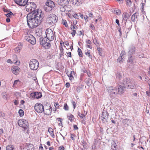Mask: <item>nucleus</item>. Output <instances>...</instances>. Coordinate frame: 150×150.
Segmentation results:
<instances>
[{"instance_id": "f257e3e1", "label": "nucleus", "mask_w": 150, "mask_h": 150, "mask_svg": "<svg viewBox=\"0 0 150 150\" xmlns=\"http://www.w3.org/2000/svg\"><path fill=\"white\" fill-rule=\"evenodd\" d=\"M27 21L28 25L31 29L35 28L38 27L40 23V20L33 17L28 14L27 16Z\"/></svg>"}, {"instance_id": "f03ea898", "label": "nucleus", "mask_w": 150, "mask_h": 150, "mask_svg": "<svg viewBox=\"0 0 150 150\" xmlns=\"http://www.w3.org/2000/svg\"><path fill=\"white\" fill-rule=\"evenodd\" d=\"M58 20V17L55 14L52 13L48 16L46 21L50 25H53L57 22Z\"/></svg>"}, {"instance_id": "7ed1b4c3", "label": "nucleus", "mask_w": 150, "mask_h": 150, "mask_svg": "<svg viewBox=\"0 0 150 150\" xmlns=\"http://www.w3.org/2000/svg\"><path fill=\"white\" fill-rule=\"evenodd\" d=\"M122 84L125 85L128 88L132 89L135 88L136 87L134 82L131 81L129 78L124 79Z\"/></svg>"}, {"instance_id": "20e7f679", "label": "nucleus", "mask_w": 150, "mask_h": 150, "mask_svg": "<svg viewBox=\"0 0 150 150\" xmlns=\"http://www.w3.org/2000/svg\"><path fill=\"white\" fill-rule=\"evenodd\" d=\"M25 8L26 10L29 12H33L36 8V4L33 2L27 3Z\"/></svg>"}, {"instance_id": "39448f33", "label": "nucleus", "mask_w": 150, "mask_h": 150, "mask_svg": "<svg viewBox=\"0 0 150 150\" xmlns=\"http://www.w3.org/2000/svg\"><path fill=\"white\" fill-rule=\"evenodd\" d=\"M30 67L31 69L35 70L37 69L39 66V62L35 59H31L29 63Z\"/></svg>"}, {"instance_id": "423d86ee", "label": "nucleus", "mask_w": 150, "mask_h": 150, "mask_svg": "<svg viewBox=\"0 0 150 150\" xmlns=\"http://www.w3.org/2000/svg\"><path fill=\"white\" fill-rule=\"evenodd\" d=\"M45 33L47 38L49 41H52L54 39V34L52 30L51 29H47Z\"/></svg>"}, {"instance_id": "0eeeda50", "label": "nucleus", "mask_w": 150, "mask_h": 150, "mask_svg": "<svg viewBox=\"0 0 150 150\" xmlns=\"http://www.w3.org/2000/svg\"><path fill=\"white\" fill-rule=\"evenodd\" d=\"M42 13V10L40 9H38L36 10H34L32 13H29V14L33 16V17L38 19L40 20V19Z\"/></svg>"}, {"instance_id": "6e6552de", "label": "nucleus", "mask_w": 150, "mask_h": 150, "mask_svg": "<svg viewBox=\"0 0 150 150\" xmlns=\"http://www.w3.org/2000/svg\"><path fill=\"white\" fill-rule=\"evenodd\" d=\"M21 150H34L33 145L30 144L24 143L21 146Z\"/></svg>"}, {"instance_id": "1a4fd4ad", "label": "nucleus", "mask_w": 150, "mask_h": 150, "mask_svg": "<svg viewBox=\"0 0 150 150\" xmlns=\"http://www.w3.org/2000/svg\"><path fill=\"white\" fill-rule=\"evenodd\" d=\"M19 126L23 128L24 129H27L28 126V122L25 120L21 119L18 121Z\"/></svg>"}, {"instance_id": "9d476101", "label": "nucleus", "mask_w": 150, "mask_h": 150, "mask_svg": "<svg viewBox=\"0 0 150 150\" xmlns=\"http://www.w3.org/2000/svg\"><path fill=\"white\" fill-rule=\"evenodd\" d=\"M50 41L47 40L46 38L42 39L40 41V43L41 45L44 47L46 49L49 48L51 46V44L50 43Z\"/></svg>"}, {"instance_id": "9b49d317", "label": "nucleus", "mask_w": 150, "mask_h": 150, "mask_svg": "<svg viewBox=\"0 0 150 150\" xmlns=\"http://www.w3.org/2000/svg\"><path fill=\"white\" fill-rule=\"evenodd\" d=\"M43 105L40 103H36L34 106V109L36 112L41 113L44 111Z\"/></svg>"}, {"instance_id": "f8f14e48", "label": "nucleus", "mask_w": 150, "mask_h": 150, "mask_svg": "<svg viewBox=\"0 0 150 150\" xmlns=\"http://www.w3.org/2000/svg\"><path fill=\"white\" fill-rule=\"evenodd\" d=\"M25 38L27 41L32 45L35 44L36 42L35 38L31 35H29L27 36Z\"/></svg>"}, {"instance_id": "ddd939ff", "label": "nucleus", "mask_w": 150, "mask_h": 150, "mask_svg": "<svg viewBox=\"0 0 150 150\" xmlns=\"http://www.w3.org/2000/svg\"><path fill=\"white\" fill-rule=\"evenodd\" d=\"M43 111L45 114L47 115H50L52 112V107L50 105L48 104L45 106Z\"/></svg>"}, {"instance_id": "4468645a", "label": "nucleus", "mask_w": 150, "mask_h": 150, "mask_svg": "<svg viewBox=\"0 0 150 150\" xmlns=\"http://www.w3.org/2000/svg\"><path fill=\"white\" fill-rule=\"evenodd\" d=\"M30 97L33 99H39L42 97V93L40 92H35L31 93L30 95Z\"/></svg>"}, {"instance_id": "2eb2a0df", "label": "nucleus", "mask_w": 150, "mask_h": 150, "mask_svg": "<svg viewBox=\"0 0 150 150\" xmlns=\"http://www.w3.org/2000/svg\"><path fill=\"white\" fill-rule=\"evenodd\" d=\"M28 0H13L15 3L21 6H25Z\"/></svg>"}, {"instance_id": "dca6fc26", "label": "nucleus", "mask_w": 150, "mask_h": 150, "mask_svg": "<svg viewBox=\"0 0 150 150\" xmlns=\"http://www.w3.org/2000/svg\"><path fill=\"white\" fill-rule=\"evenodd\" d=\"M122 84V83L121 85H119L117 88L118 93L120 95L123 94L125 91L126 86Z\"/></svg>"}, {"instance_id": "f3484780", "label": "nucleus", "mask_w": 150, "mask_h": 150, "mask_svg": "<svg viewBox=\"0 0 150 150\" xmlns=\"http://www.w3.org/2000/svg\"><path fill=\"white\" fill-rule=\"evenodd\" d=\"M64 6H62L60 8V10L61 12V14L63 16H64L67 13V11H69L67 9L68 6L64 5Z\"/></svg>"}, {"instance_id": "a211bd4d", "label": "nucleus", "mask_w": 150, "mask_h": 150, "mask_svg": "<svg viewBox=\"0 0 150 150\" xmlns=\"http://www.w3.org/2000/svg\"><path fill=\"white\" fill-rule=\"evenodd\" d=\"M11 70L12 73L15 75L19 74L20 71V69L18 66H13L11 67Z\"/></svg>"}, {"instance_id": "6ab92c4d", "label": "nucleus", "mask_w": 150, "mask_h": 150, "mask_svg": "<svg viewBox=\"0 0 150 150\" xmlns=\"http://www.w3.org/2000/svg\"><path fill=\"white\" fill-rule=\"evenodd\" d=\"M70 28L72 30L71 34L72 36L74 37L76 33V30L77 29V27L75 25H71Z\"/></svg>"}, {"instance_id": "aec40b11", "label": "nucleus", "mask_w": 150, "mask_h": 150, "mask_svg": "<svg viewBox=\"0 0 150 150\" xmlns=\"http://www.w3.org/2000/svg\"><path fill=\"white\" fill-rule=\"evenodd\" d=\"M83 0H71V2L74 5L79 6L82 3Z\"/></svg>"}, {"instance_id": "412c9836", "label": "nucleus", "mask_w": 150, "mask_h": 150, "mask_svg": "<svg viewBox=\"0 0 150 150\" xmlns=\"http://www.w3.org/2000/svg\"><path fill=\"white\" fill-rule=\"evenodd\" d=\"M70 0H58V4L61 5H67L69 3Z\"/></svg>"}, {"instance_id": "4be33fe9", "label": "nucleus", "mask_w": 150, "mask_h": 150, "mask_svg": "<svg viewBox=\"0 0 150 150\" xmlns=\"http://www.w3.org/2000/svg\"><path fill=\"white\" fill-rule=\"evenodd\" d=\"M46 5L52 8H54L55 7L54 2L50 0H47L46 3Z\"/></svg>"}, {"instance_id": "5701e85b", "label": "nucleus", "mask_w": 150, "mask_h": 150, "mask_svg": "<svg viewBox=\"0 0 150 150\" xmlns=\"http://www.w3.org/2000/svg\"><path fill=\"white\" fill-rule=\"evenodd\" d=\"M108 116V112L105 110L103 111V112L101 117L103 118L102 120H103L104 119L107 120Z\"/></svg>"}, {"instance_id": "b1692460", "label": "nucleus", "mask_w": 150, "mask_h": 150, "mask_svg": "<svg viewBox=\"0 0 150 150\" xmlns=\"http://www.w3.org/2000/svg\"><path fill=\"white\" fill-rule=\"evenodd\" d=\"M13 58L14 59L13 62L15 64L17 65H19L20 64V62L19 61L17 60V57L16 55H13Z\"/></svg>"}, {"instance_id": "393cba45", "label": "nucleus", "mask_w": 150, "mask_h": 150, "mask_svg": "<svg viewBox=\"0 0 150 150\" xmlns=\"http://www.w3.org/2000/svg\"><path fill=\"white\" fill-rule=\"evenodd\" d=\"M129 17V14L127 12H124L122 15V18L124 20L127 21L128 19V18Z\"/></svg>"}, {"instance_id": "a878e982", "label": "nucleus", "mask_w": 150, "mask_h": 150, "mask_svg": "<svg viewBox=\"0 0 150 150\" xmlns=\"http://www.w3.org/2000/svg\"><path fill=\"white\" fill-rule=\"evenodd\" d=\"M75 73L73 71H72L70 73V74L68 76L69 79L72 81L74 80V76H75Z\"/></svg>"}, {"instance_id": "bb28decb", "label": "nucleus", "mask_w": 150, "mask_h": 150, "mask_svg": "<svg viewBox=\"0 0 150 150\" xmlns=\"http://www.w3.org/2000/svg\"><path fill=\"white\" fill-rule=\"evenodd\" d=\"M138 14L136 13L133 14L131 17L132 21L133 22H135L137 21Z\"/></svg>"}, {"instance_id": "cd10ccee", "label": "nucleus", "mask_w": 150, "mask_h": 150, "mask_svg": "<svg viewBox=\"0 0 150 150\" xmlns=\"http://www.w3.org/2000/svg\"><path fill=\"white\" fill-rule=\"evenodd\" d=\"M21 82L19 79L16 80L14 81L13 85V87H16L18 85H20Z\"/></svg>"}, {"instance_id": "c85d7f7f", "label": "nucleus", "mask_w": 150, "mask_h": 150, "mask_svg": "<svg viewBox=\"0 0 150 150\" xmlns=\"http://www.w3.org/2000/svg\"><path fill=\"white\" fill-rule=\"evenodd\" d=\"M53 8H52L50 6H47V5H46L44 6V9L47 12H49L51 11Z\"/></svg>"}, {"instance_id": "c756f323", "label": "nucleus", "mask_w": 150, "mask_h": 150, "mask_svg": "<svg viewBox=\"0 0 150 150\" xmlns=\"http://www.w3.org/2000/svg\"><path fill=\"white\" fill-rule=\"evenodd\" d=\"M48 131L52 137L53 138H54L55 135L53 129L51 127H49L48 128Z\"/></svg>"}, {"instance_id": "7c9ffc66", "label": "nucleus", "mask_w": 150, "mask_h": 150, "mask_svg": "<svg viewBox=\"0 0 150 150\" xmlns=\"http://www.w3.org/2000/svg\"><path fill=\"white\" fill-rule=\"evenodd\" d=\"M109 89L111 93L115 94V92L117 91V89L116 88L113 86H110L109 88Z\"/></svg>"}, {"instance_id": "2f4dec72", "label": "nucleus", "mask_w": 150, "mask_h": 150, "mask_svg": "<svg viewBox=\"0 0 150 150\" xmlns=\"http://www.w3.org/2000/svg\"><path fill=\"white\" fill-rule=\"evenodd\" d=\"M85 55L88 56V57L91 59H92V55L91 54V51L90 50H88L87 52H85Z\"/></svg>"}, {"instance_id": "473e14b6", "label": "nucleus", "mask_w": 150, "mask_h": 150, "mask_svg": "<svg viewBox=\"0 0 150 150\" xmlns=\"http://www.w3.org/2000/svg\"><path fill=\"white\" fill-rule=\"evenodd\" d=\"M62 24L64 25L66 28H68L69 26L66 20L64 19H62Z\"/></svg>"}, {"instance_id": "72a5a7b5", "label": "nucleus", "mask_w": 150, "mask_h": 150, "mask_svg": "<svg viewBox=\"0 0 150 150\" xmlns=\"http://www.w3.org/2000/svg\"><path fill=\"white\" fill-rule=\"evenodd\" d=\"M6 150H15L13 146L12 145H8L6 147Z\"/></svg>"}, {"instance_id": "f704fd0d", "label": "nucleus", "mask_w": 150, "mask_h": 150, "mask_svg": "<svg viewBox=\"0 0 150 150\" xmlns=\"http://www.w3.org/2000/svg\"><path fill=\"white\" fill-rule=\"evenodd\" d=\"M87 112H86L85 114H82L79 112L78 113V115L79 116L81 119H83L84 117H85V116L86 115Z\"/></svg>"}, {"instance_id": "c9c22d12", "label": "nucleus", "mask_w": 150, "mask_h": 150, "mask_svg": "<svg viewBox=\"0 0 150 150\" xmlns=\"http://www.w3.org/2000/svg\"><path fill=\"white\" fill-rule=\"evenodd\" d=\"M68 117L69 120H70L71 122H72L74 119V116L71 114H70L68 116Z\"/></svg>"}, {"instance_id": "e433bc0d", "label": "nucleus", "mask_w": 150, "mask_h": 150, "mask_svg": "<svg viewBox=\"0 0 150 150\" xmlns=\"http://www.w3.org/2000/svg\"><path fill=\"white\" fill-rule=\"evenodd\" d=\"M78 53L80 57L83 56V53L79 47L78 48Z\"/></svg>"}, {"instance_id": "4c0bfd02", "label": "nucleus", "mask_w": 150, "mask_h": 150, "mask_svg": "<svg viewBox=\"0 0 150 150\" xmlns=\"http://www.w3.org/2000/svg\"><path fill=\"white\" fill-rule=\"evenodd\" d=\"M114 12L115 14L118 15L120 14L121 13V11L118 9H116L115 10H114Z\"/></svg>"}, {"instance_id": "58836bf2", "label": "nucleus", "mask_w": 150, "mask_h": 150, "mask_svg": "<svg viewBox=\"0 0 150 150\" xmlns=\"http://www.w3.org/2000/svg\"><path fill=\"white\" fill-rule=\"evenodd\" d=\"M93 43L96 45L97 46L99 45V43L97 40V39L95 38L93 40Z\"/></svg>"}, {"instance_id": "ea45409f", "label": "nucleus", "mask_w": 150, "mask_h": 150, "mask_svg": "<svg viewBox=\"0 0 150 150\" xmlns=\"http://www.w3.org/2000/svg\"><path fill=\"white\" fill-rule=\"evenodd\" d=\"M98 142H99V141L98 140V139H97L95 140L94 142V144L95 145V146L93 148L94 149H96V146L97 145L98 143H99Z\"/></svg>"}, {"instance_id": "a19ab883", "label": "nucleus", "mask_w": 150, "mask_h": 150, "mask_svg": "<svg viewBox=\"0 0 150 150\" xmlns=\"http://www.w3.org/2000/svg\"><path fill=\"white\" fill-rule=\"evenodd\" d=\"M18 113L20 116L21 117L23 116L24 115V112L23 111L22 109H20L18 111Z\"/></svg>"}, {"instance_id": "79ce46f5", "label": "nucleus", "mask_w": 150, "mask_h": 150, "mask_svg": "<svg viewBox=\"0 0 150 150\" xmlns=\"http://www.w3.org/2000/svg\"><path fill=\"white\" fill-rule=\"evenodd\" d=\"M126 4L129 6H130L132 4V2L131 0H125Z\"/></svg>"}, {"instance_id": "37998d69", "label": "nucleus", "mask_w": 150, "mask_h": 150, "mask_svg": "<svg viewBox=\"0 0 150 150\" xmlns=\"http://www.w3.org/2000/svg\"><path fill=\"white\" fill-rule=\"evenodd\" d=\"M82 87L79 86L77 87L76 90L78 93H79L82 90Z\"/></svg>"}, {"instance_id": "c03bdc74", "label": "nucleus", "mask_w": 150, "mask_h": 150, "mask_svg": "<svg viewBox=\"0 0 150 150\" xmlns=\"http://www.w3.org/2000/svg\"><path fill=\"white\" fill-rule=\"evenodd\" d=\"M63 108L66 111L68 110H69V107L67 103L64 104Z\"/></svg>"}, {"instance_id": "a18cd8bd", "label": "nucleus", "mask_w": 150, "mask_h": 150, "mask_svg": "<svg viewBox=\"0 0 150 150\" xmlns=\"http://www.w3.org/2000/svg\"><path fill=\"white\" fill-rule=\"evenodd\" d=\"M88 14L89 17L91 18L93 17L94 16L91 12L89 11H88Z\"/></svg>"}, {"instance_id": "49530a36", "label": "nucleus", "mask_w": 150, "mask_h": 150, "mask_svg": "<svg viewBox=\"0 0 150 150\" xmlns=\"http://www.w3.org/2000/svg\"><path fill=\"white\" fill-rule=\"evenodd\" d=\"M73 17L77 19H79V15L76 13H74V14L73 15Z\"/></svg>"}, {"instance_id": "de8ad7c7", "label": "nucleus", "mask_w": 150, "mask_h": 150, "mask_svg": "<svg viewBox=\"0 0 150 150\" xmlns=\"http://www.w3.org/2000/svg\"><path fill=\"white\" fill-rule=\"evenodd\" d=\"M125 52L124 51H122L120 55V57H122V59L124 58V55L125 54Z\"/></svg>"}, {"instance_id": "09e8293b", "label": "nucleus", "mask_w": 150, "mask_h": 150, "mask_svg": "<svg viewBox=\"0 0 150 150\" xmlns=\"http://www.w3.org/2000/svg\"><path fill=\"white\" fill-rule=\"evenodd\" d=\"M13 13L11 12L6 14V16L8 17H10L11 16L13 15Z\"/></svg>"}, {"instance_id": "8fccbe9b", "label": "nucleus", "mask_w": 150, "mask_h": 150, "mask_svg": "<svg viewBox=\"0 0 150 150\" xmlns=\"http://www.w3.org/2000/svg\"><path fill=\"white\" fill-rule=\"evenodd\" d=\"M60 46H59V47H63L64 46V42L63 41H62V40H61L60 41Z\"/></svg>"}, {"instance_id": "3c124183", "label": "nucleus", "mask_w": 150, "mask_h": 150, "mask_svg": "<svg viewBox=\"0 0 150 150\" xmlns=\"http://www.w3.org/2000/svg\"><path fill=\"white\" fill-rule=\"evenodd\" d=\"M86 43L88 45L92 44V43L89 40H87L85 41Z\"/></svg>"}, {"instance_id": "603ef678", "label": "nucleus", "mask_w": 150, "mask_h": 150, "mask_svg": "<svg viewBox=\"0 0 150 150\" xmlns=\"http://www.w3.org/2000/svg\"><path fill=\"white\" fill-rule=\"evenodd\" d=\"M85 46L86 47L89 48L91 49L92 48V44H90V45L86 44L85 45Z\"/></svg>"}, {"instance_id": "864d4df0", "label": "nucleus", "mask_w": 150, "mask_h": 150, "mask_svg": "<svg viewBox=\"0 0 150 150\" xmlns=\"http://www.w3.org/2000/svg\"><path fill=\"white\" fill-rule=\"evenodd\" d=\"M71 103H72V104L73 105V107H74V109L76 107V103L74 101V100L72 101Z\"/></svg>"}, {"instance_id": "5fc2aeb1", "label": "nucleus", "mask_w": 150, "mask_h": 150, "mask_svg": "<svg viewBox=\"0 0 150 150\" xmlns=\"http://www.w3.org/2000/svg\"><path fill=\"white\" fill-rule=\"evenodd\" d=\"M59 49L60 51L61 54H63L64 53V49L63 47H59Z\"/></svg>"}, {"instance_id": "6e6d98bb", "label": "nucleus", "mask_w": 150, "mask_h": 150, "mask_svg": "<svg viewBox=\"0 0 150 150\" xmlns=\"http://www.w3.org/2000/svg\"><path fill=\"white\" fill-rule=\"evenodd\" d=\"M89 27L90 28H91L93 30H94L95 29V27L92 24H91L90 25Z\"/></svg>"}, {"instance_id": "4d7b16f0", "label": "nucleus", "mask_w": 150, "mask_h": 150, "mask_svg": "<svg viewBox=\"0 0 150 150\" xmlns=\"http://www.w3.org/2000/svg\"><path fill=\"white\" fill-rule=\"evenodd\" d=\"M58 149L59 150H64V148L63 146H61L59 147Z\"/></svg>"}, {"instance_id": "13d9d810", "label": "nucleus", "mask_w": 150, "mask_h": 150, "mask_svg": "<svg viewBox=\"0 0 150 150\" xmlns=\"http://www.w3.org/2000/svg\"><path fill=\"white\" fill-rule=\"evenodd\" d=\"M84 18L85 21L86 22H88V17L87 16V15L85 16L84 17Z\"/></svg>"}, {"instance_id": "bf43d9fd", "label": "nucleus", "mask_w": 150, "mask_h": 150, "mask_svg": "<svg viewBox=\"0 0 150 150\" xmlns=\"http://www.w3.org/2000/svg\"><path fill=\"white\" fill-rule=\"evenodd\" d=\"M122 59H122V57H120L117 59V61L119 63L123 61H122Z\"/></svg>"}, {"instance_id": "052dcab7", "label": "nucleus", "mask_w": 150, "mask_h": 150, "mask_svg": "<svg viewBox=\"0 0 150 150\" xmlns=\"http://www.w3.org/2000/svg\"><path fill=\"white\" fill-rule=\"evenodd\" d=\"M58 103H54V105L55 107L56 108H58L59 106H58Z\"/></svg>"}, {"instance_id": "680f3d73", "label": "nucleus", "mask_w": 150, "mask_h": 150, "mask_svg": "<svg viewBox=\"0 0 150 150\" xmlns=\"http://www.w3.org/2000/svg\"><path fill=\"white\" fill-rule=\"evenodd\" d=\"M115 22L117 24L118 26L119 27H120V24L119 23V20L117 19H116Z\"/></svg>"}, {"instance_id": "e2e57ef3", "label": "nucleus", "mask_w": 150, "mask_h": 150, "mask_svg": "<svg viewBox=\"0 0 150 150\" xmlns=\"http://www.w3.org/2000/svg\"><path fill=\"white\" fill-rule=\"evenodd\" d=\"M132 56L130 57L129 58V59L128 60V62H129L132 63L133 62V59L132 58Z\"/></svg>"}, {"instance_id": "0e129e2a", "label": "nucleus", "mask_w": 150, "mask_h": 150, "mask_svg": "<svg viewBox=\"0 0 150 150\" xmlns=\"http://www.w3.org/2000/svg\"><path fill=\"white\" fill-rule=\"evenodd\" d=\"M65 86L67 88H69L70 86V84L69 83L67 82L66 83Z\"/></svg>"}, {"instance_id": "69168bd1", "label": "nucleus", "mask_w": 150, "mask_h": 150, "mask_svg": "<svg viewBox=\"0 0 150 150\" xmlns=\"http://www.w3.org/2000/svg\"><path fill=\"white\" fill-rule=\"evenodd\" d=\"M64 44H65L67 46H68L69 45V44L68 42L67 41H65L64 42Z\"/></svg>"}, {"instance_id": "338daca9", "label": "nucleus", "mask_w": 150, "mask_h": 150, "mask_svg": "<svg viewBox=\"0 0 150 150\" xmlns=\"http://www.w3.org/2000/svg\"><path fill=\"white\" fill-rule=\"evenodd\" d=\"M79 15L80 16L81 18L82 19H83V15L81 13H79Z\"/></svg>"}, {"instance_id": "774afa93", "label": "nucleus", "mask_w": 150, "mask_h": 150, "mask_svg": "<svg viewBox=\"0 0 150 150\" xmlns=\"http://www.w3.org/2000/svg\"><path fill=\"white\" fill-rule=\"evenodd\" d=\"M146 93L147 95L150 96V88L149 91H146Z\"/></svg>"}]
</instances>
